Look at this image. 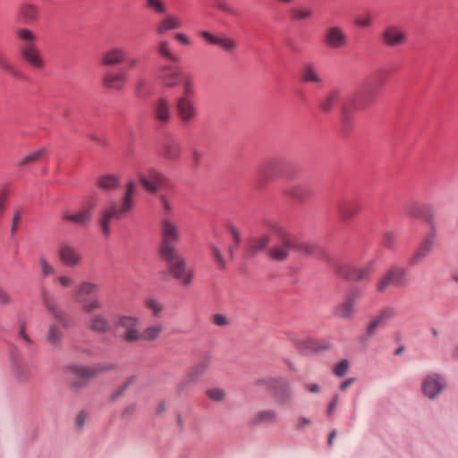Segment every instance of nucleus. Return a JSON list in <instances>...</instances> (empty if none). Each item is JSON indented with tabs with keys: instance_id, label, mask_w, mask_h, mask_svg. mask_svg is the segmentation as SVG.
I'll return each instance as SVG.
<instances>
[{
	"instance_id": "nucleus-21",
	"label": "nucleus",
	"mask_w": 458,
	"mask_h": 458,
	"mask_svg": "<svg viewBox=\"0 0 458 458\" xmlns=\"http://www.w3.org/2000/svg\"><path fill=\"white\" fill-rule=\"evenodd\" d=\"M405 213L412 218H423L430 226L434 227L435 215L431 206L412 201L406 205Z\"/></svg>"
},
{
	"instance_id": "nucleus-6",
	"label": "nucleus",
	"mask_w": 458,
	"mask_h": 458,
	"mask_svg": "<svg viewBox=\"0 0 458 458\" xmlns=\"http://www.w3.org/2000/svg\"><path fill=\"white\" fill-rule=\"evenodd\" d=\"M114 326L117 329H123L121 335L123 341L128 344L136 343L141 340L140 330V318L134 315L117 314L114 317Z\"/></svg>"
},
{
	"instance_id": "nucleus-51",
	"label": "nucleus",
	"mask_w": 458,
	"mask_h": 458,
	"mask_svg": "<svg viewBox=\"0 0 458 458\" xmlns=\"http://www.w3.org/2000/svg\"><path fill=\"white\" fill-rule=\"evenodd\" d=\"M45 148H39V149H37L30 154H28L27 156H25L24 157H22L20 162H19V165H25L29 163H31V162H35L37 160H38L42 155L45 153Z\"/></svg>"
},
{
	"instance_id": "nucleus-40",
	"label": "nucleus",
	"mask_w": 458,
	"mask_h": 458,
	"mask_svg": "<svg viewBox=\"0 0 458 458\" xmlns=\"http://www.w3.org/2000/svg\"><path fill=\"white\" fill-rule=\"evenodd\" d=\"M164 331V326L161 323H157L147 327L141 334V340L154 341L157 339Z\"/></svg>"
},
{
	"instance_id": "nucleus-50",
	"label": "nucleus",
	"mask_w": 458,
	"mask_h": 458,
	"mask_svg": "<svg viewBox=\"0 0 458 458\" xmlns=\"http://www.w3.org/2000/svg\"><path fill=\"white\" fill-rule=\"evenodd\" d=\"M382 243L385 248L394 250L396 245V234L393 231H385L382 234Z\"/></svg>"
},
{
	"instance_id": "nucleus-33",
	"label": "nucleus",
	"mask_w": 458,
	"mask_h": 458,
	"mask_svg": "<svg viewBox=\"0 0 458 458\" xmlns=\"http://www.w3.org/2000/svg\"><path fill=\"white\" fill-rule=\"evenodd\" d=\"M181 152V143L177 140H171L164 142L160 155L168 161H175L180 157Z\"/></svg>"
},
{
	"instance_id": "nucleus-45",
	"label": "nucleus",
	"mask_w": 458,
	"mask_h": 458,
	"mask_svg": "<svg viewBox=\"0 0 458 458\" xmlns=\"http://www.w3.org/2000/svg\"><path fill=\"white\" fill-rule=\"evenodd\" d=\"M145 307L151 311L154 317H158L164 310L163 304L153 297H148L144 301Z\"/></svg>"
},
{
	"instance_id": "nucleus-3",
	"label": "nucleus",
	"mask_w": 458,
	"mask_h": 458,
	"mask_svg": "<svg viewBox=\"0 0 458 458\" xmlns=\"http://www.w3.org/2000/svg\"><path fill=\"white\" fill-rule=\"evenodd\" d=\"M162 260L166 264L167 270L163 271L161 275L165 276L171 275L174 279L180 281L184 285H190L194 278V271L190 267L185 259L179 250L169 251L159 254Z\"/></svg>"
},
{
	"instance_id": "nucleus-29",
	"label": "nucleus",
	"mask_w": 458,
	"mask_h": 458,
	"mask_svg": "<svg viewBox=\"0 0 458 458\" xmlns=\"http://www.w3.org/2000/svg\"><path fill=\"white\" fill-rule=\"evenodd\" d=\"M209 364V358H204L200 360L179 384L178 387L180 388V390H182L186 386L195 382L197 378L206 371Z\"/></svg>"
},
{
	"instance_id": "nucleus-24",
	"label": "nucleus",
	"mask_w": 458,
	"mask_h": 458,
	"mask_svg": "<svg viewBox=\"0 0 458 458\" xmlns=\"http://www.w3.org/2000/svg\"><path fill=\"white\" fill-rule=\"evenodd\" d=\"M370 267H359L354 265L344 263L337 267V273L340 276L349 281H360L368 276Z\"/></svg>"
},
{
	"instance_id": "nucleus-18",
	"label": "nucleus",
	"mask_w": 458,
	"mask_h": 458,
	"mask_svg": "<svg viewBox=\"0 0 458 458\" xmlns=\"http://www.w3.org/2000/svg\"><path fill=\"white\" fill-rule=\"evenodd\" d=\"M176 112L183 123H190L197 116L198 110L191 98L180 97L176 100Z\"/></svg>"
},
{
	"instance_id": "nucleus-47",
	"label": "nucleus",
	"mask_w": 458,
	"mask_h": 458,
	"mask_svg": "<svg viewBox=\"0 0 458 458\" xmlns=\"http://www.w3.org/2000/svg\"><path fill=\"white\" fill-rule=\"evenodd\" d=\"M300 77L302 82L315 81V68L311 63H309L303 66L301 71Z\"/></svg>"
},
{
	"instance_id": "nucleus-10",
	"label": "nucleus",
	"mask_w": 458,
	"mask_h": 458,
	"mask_svg": "<svg viewBox=\"0 0 458 458\" xmlns=\"http://www.w3.org/2000/svg\"><path fill=\"white\" fill-rule=\"evenodd\" d=\"M137 177L140 184L149 193H156L167 181V177L161 171L155 168L140 172Z\"/></svg>"
},
{
	"instance_id": "nucleus-22",
	"label": "nucleus",
	"mask_w": 458,
	"mask_h": 458,
	"mask_svg": "<svg viewBox=\"0 0 458 458\" xmlns=\"http://www.w3.org/2000/svg\"><path fill=\"white\" fill-rule=\"evenodd\" d=\"M267 386L275 392L280 404L287 403L291 399L290 385L284 377H273L267 380Z\"/></svg>"
},
{
	"instance_id": "nucleus-25",
	"label": "nucleus",
	"mask_w": 458,
	"mask_h": 458,
	"mask_svg": "<svg viewBox=\"0 0 458 458\" xmlns=\"http://www.w3.org/2000/svg\"><path fill=\"white\" fill-rule=\"evenodd\" d=\"M407 40L405 31L394 25L386 27L382 33V41L390 47H394L404 44Z\"/></svg>"
},
{
	"instance_id": "nucleus-28",
	"label": "nucleus",
	"mask_w": 458,
	"mask_h": 458,
	"mask_svg": "<svg viewBox=\"0 0 458 458\" xmlns=\"http://www.w3.org/2000/svg\"><path fill=\"white\" fill-rule=\"evenodd\" d=\"M396 315L395 310L393 308H386L382 310L377 316L373 317L368 324L366 334L369 337L375 335L377 327L384 323L391 320Z\"/></svg>"
},
{
	"instance_id": "nucleus-53",
	"label": "nucleus",
	"mask_w": 458,
	"mask_h": 458,
	"mask_svg": "<svg viewBox=\"0 0 458 458\" xmlns=\"http://www.w3.org/2000/svg\"><path fill=\"white\" fill-rule=\"evenodd\" d=\"M38 261L41 268V273L44 277L55 274V267L47 260L45 257H40Z\"/></svg>"
},
{
	"instance_id": "nucleus-5",
	"label": "nucleus",
	"mask_w": 458,
	"mask_h": 458,
	"mask_svg": "<svg viewBox=\"0 0 458 458\" xmlns=\"http://www.w3.org/2000/svg\"><path fill=\"white\" fill-rule=\"evenodd\" d=\"M160 234L159 254L177 250L176 245L181 240V232L179 226L172 218L165 216L162 219Z\"/></svg>"
},
{
	"instance_id": "nucleus-31",
	"label": "nucleus",
	"mask_w": 458,
	"mask_h": 458,
	"mask_svg": "<svg viewBox=\"0 0 458 458\" xmlns=\"http://www.w3.org/2000/svg\"><path fill=\"white\" fill-rule=\"evenodd\" d=\"M157 54L163 59L171 62L177 63L180 60L179 55L174 51L172 43L168 39H161L157 43L156 46Z\"/></svg>"
},
{
	"instance_id": "nucleus-48",
	"label": "nucleus",
	"mask_w": 458,
	"mask_h": 458,
	"mask_svg": "<svg viewBox=\"0 0 458 458\" xmlns=\"http://www.w3.org/2000/svg\"><path fill=\"white\" fill-rule=\"evenodd\" d=\"M338 95H339V93L336 90H333V91L329 92L325 97V98L321 101V104H320L321 109L324 112H328L332 108L335 102L337 100Z\"/></svg>"
},
{
	"instance_id": "nucleus-38",
	"label": "nucleus",
	"mask_w": 458,
	"mask_h": 458,
	"mask_svg": "<svg viewBox=\"0 0 458 458\" xmlns=\"http://www.w3.org/2000/svg\"><path fill=\"white\" fill-rule=\"evenodd\" d=\"M0 70L16 78L21 76V72L10 61L2 49H0Z\"/></svg>"
},
{
	"instance_id": "nucleus-27",
	"label": "nucleus",
	"mask_w": 458,
	"mask_h": 458,
	"mask_svg": "<svg viewBox=\"0 0 458 458\" xmlns=\"http://www.w3.org/2000/svg\"><path fill=\"white\" fill-rule=\"evenodd\" d=\"M435 237V229L433 228L432 232L424 238L417 250L411 257L410 263L411 265L419 264L431 252L434 248Z\"/></svg>"
},
{
	"instance_id": "nucleus-17",
	"label": "nucleus",
	"mask_w": 458,
	"mask_h": 458,
	"mask_svg": "<svg viewBox=\"0 0 458 458\" xmlns=\"http://www.w3.org/2000/svg\"><path fill=\"white\" fill-rule=\"evenodd\" d=\"M182 26V20L178 14L166 12L155 24L154 31L157 36H163L169 31L181 29Z\"/></svg>"
},
{
	"instance_id": "nucleus-11",
	"label": "nucleus",
	"mask_w": 458,
	"mask_h": 458,
	"mask_svg": "<svg viewBox=\"0 0 458 458\" xmlns=\"http://www.w3.org/2000/svg\"><path fill=\"white\" fill-rule=\"evenodd\" d=\"M59 260L63 265L68 267H77L82 264L83 254L73 244L63 242L57 250Z\"/></svg>"
},
{
	"instance_id": "nucleus-60",
	"label": "nucleus",
	"mask_w": 458,
	"mask_h": 458,
	"mask_svg": "<svg viewBox=\"0 0 458 458\" xmlns=\"http://www.w3.org/2000/svg\"><path fill=\"white\" fill-rule=\"evenodd\" d=\"M211 250L212 254L216 259V262L217 263V266L219 267V268L224 269L225 267V262L221 251L216 246H212Z\"/></svg>"
},
{
	"instance_id": "nucleus-1",
	"label": "nucleus",
	"mask_w": 458,
	"mask_h": 458,
	"mask_svg": "<svg viewBox=\"0 0 458 458\" xmlns=\"http://www.w3.org/2000/svg\"><path fill=\"white\" fill-rule=\"evenodd\" d=\"M15 36L20 43L19 54L21 59L34 70H42L46 65V59L38 46V36L30 28L20 27L15 30Z\"/></svg>"
},
{
	"instance_id": "nucleus-55",
	"label": "nucleus",
	"mask_w": 458,
	"mask_h": 458,
	"mask_svg": "<svg viewBox=\"0 0 458 458\" xmlns=\"http://www.w3.org/2000/svg\"><path fill=\"white\" fill-rule=\"evenodd\" d=\"M124 63L126 64V68L123 71L129 73L130 71H134L139 68L140 64V58L136 55L129 56L127 55V59Z\"/></svg>"
},
{
	"instance_id": "nucleus-32",
	"label": "nucleus",
	"mask_w": 458,
	"mask_h": 458,
	"mask_svg": "<svg viewBox=\"0 0 458 458\" xmlns=\"http://www.w3.org/2000/svg\"><path fill=\"white\" fill-rule=\"evenodd\" d=\"M361 209V202L356 199L343 201L338 208L339 215L344 220L357 216Z\"/></svg>"
},
{
	"instance_id": "nucleus-57",
	"label": "nucleus",
	"mask_w": 458,
	"mask_h": 458,
	"mask_svg": "<svg viewBox=\"0 0 458 458\" xmlns=\"http://www.w3.org/2000/svg\"><path fill=\"white\" fill-rule=\"evenodd\" d=\"M276 419V413L273 411H260L256 416L257 422H269Z\"/></svg>"
},
{
	"instance_id": "nucleus-62",
	"label": "nucleus",
	"mask_w": 458,
	"mask_h": 458,
	"mask_svg": "<svg viewBox=\"0 0 458 458\" xmlns=\"http://www.w3.org/2000/svg\"><path fill=\"white\" fill-rule=\"evenodd\" d=\"M212 322L218 327H225L229 325V318L224 314H215L212 317Z\"/></svg>"
},
{
	"instance_id": "nucleus-58",
	"label": "nucleus",
	"mask_w": 458,
	"mask_h": 458,
	"mask_svg": "<svg viewBox=\"0 0 458 458\" xmlns=\"http://www.w3.org/2000/svg\"><path fill=\"white\" fill-rule=\"evenodd\" d=\"M214 5L216 9L229 14H234V10L225 0H215Z\"/></svg>"
},
{
	"instance_id": "nucleus-44",
	"label": "nucleus",
	"mask_w": 458,
	"mask_h": 458,
	"mask_svg": "<svg viewBox=\"0 0 458 458\" xmlns=\"http://www.w3.org/2000/svg\"><path fill=\"white\" fill-rule=\"evenodd\" d=\"M183 95L182 97L191 98L195 94V82L191 75H184L181 79Z\"/></svg>"
},
{
	"instance_id": "nucleus-35",
	"label": "nucleus",
	"mask_w": 458,
	"mask_h": 458,
	"mask_svg": "<svg viewBox=\"0 0 458 458\" xmlns=\"http://www.w3.org/2000/svg\"><path fill=\"white\" fill-rule=\"evenodd\" d=\"M96 184L104 191H114L120 187L121 177L115 174H105L97 178Z\"/></svg>"
},
{
	"instance_id": "nucleus-63",
	"label": "nucleus",
	"mask_w": 458,
	"mask_h": 458,
	"mask_svg": "<svg viewBox=\"0 0 458 458\" xmlns=\"http://www.w3.org/2000/svg\"><path fill=\"white\" fill-rule=\"evenodd\" d=\"M174 39L183 46L191 45V38L182 32H176L174 34Z\"/></svg>"
},
{
	"instance_id": "nucleus-43",
	"label": "nucleus",
	"mask_w": 458,
	"mask_h": 458,
	"mask_svg": "<svg viewBox=\"0 0 458 458\" xmlns=\"http://www.w3.org/2000/svg\"><path fill=\"white\" fill-rule=\"evenodd\" d=\"M290 14L295 21H305L312 14V9L304 5H298L291 9Z\"/></svg>"
},
{
	"instance_id": "nucleus-30",
	"label": "nucleus",
	"mask_w": 458,
	"mask_h": 458,
	"mask_svg": "<svg viewBox=\"0 0 458 458\" xmlns=\"http://www.w3.org/2000/svg\"><path fill=\"white\" fill-rule=\"evenodd\" d=\"M88 328L90 330L105 334L107 333L111 328V323L108 317L103 313H98L92 315L87 323Z\"/></svg>"
},
{
	"instance_id": "nucleus-34",
	"label": "nucleus",
	"mask_w": 458,
	"mask_h": 458,
	"mask_svg": "<svg viewBox=\"0 0 458 458\" xmlns=\"http://www.w3.org/2000/svg\"><path fill=\"white\" fill-rule=\"evenodd\" d=\"M154 116L162 123H166L171 118V104L165 98H158L154 106Z\"/></svg>"
},
{
	"instance_id": "nucleus-46",
	"label": "nucleus",
	"mask_w": 458,
	"mask_h": 458,
	"mask_svg": "<svg viewBox=\"0 0 458 458\" xmlns=\"http://www.w3.org/2000/svg\"><path fill=\"white\" fill-rule=\"evenodd\" d=\"M146 6L156 13L164 14L167 12L165 0H146Z\"/></svg>"
},
{
	"instance_id": "nucleus-2",
	"label": "nucleus",
	"mask_w": 458,
	"mask_h": 458,
	"mask_svg": "<svg viewBox=\"0 0 458 458\" xmlns=\"http://www.w3.org/2000/svg\"><path fill=\"white\" fill-rule=\"evenodd\" d=\"M138 186L133 180L129 181L125 185V191L121 204L111 202L103 211L99 225L103 234L108 235L110 233L109 223L112 219H122L129 213L134 205V196Z\"/></svg>"
},
{
	"instance_id": "nucleus-61",
	"label": "nucleus",
	"mask_w": 458,
	"mask_h": 458,
	"mask_svg": "<svg viewBox=\"0 0 458 458\" xmlns=\"http://www.w3.org/2000/svg\"><path fill=\"white\" fill-rule=\"evenodd\" d=\"M55 280L63 287H71L75 283L74 279L72 276L66 275H61L57 276Z\"/></svg>"
},
{
	"instance_id": "nucleus-26",
	"label": "nucleus",
	"mask_w": 458,
	"mask_h": 458,
	"mask_svg": "<svg viewBox=\"0 0 458 458\" xmlns=\"http://www.w3.org/2000/svg\"><path fill=\"white\" fill-rule=\"evenodd\" d=\"M41 299L44 307L48 310V312H50L60 323L65 325L67 316L58 304L55 297L47 290L43 289L41 291Z\"/></svg>"
},
{
	"instance_id": "nucleus-64",
	"label": "nucleus",
	"mask_w": 458,
	"mask_h": 458,
	"mask_svg": "<svg viewBox=\"0 0 458 458\" xmlns=\"http://www.w3.org/2000/svg\"><path fill=\"white\" fill-rule=\"evenodd\" d=\"M21 212L19 210L15 211L13 221H12V226H11V233L14 234L19 227V224L21 222Z\"/></svg>"
},
{
	"instance_id": "nucleus-9",
	"label": "nucleus",
	"mask_w": 458,
	"mask_h": 458,
	"mask_svg": "<svg viewBox=\"0 0 458 458\" xmlns=\"http://www.w3.org/2000/svg\"><path fill=\"white\" fill-rule=\"evenodd\" d=\"M95 207L96 202L92 199H89L82 203L78 211L72 212L70 210H64L61 216L65 221L84 226L90 222Z\"/></svg>"
},
{
	"instance_id": "nucleus-16",
	"label": "nucleus",
	"mask_w": 458,
	"mask_h": 458,
	"mask_svg": "<svg viewBox=\"0 0 458 458\" xmlns=\"http://www.w3.org/2000/svg\"><path fill=\"white\" fill-rule=\"evenodd\" d=\"M127 59V50L120 46H114L105 50L99 57V63L104 67H115L124 64Z\"/></svg>"
},
{
	"instance_id": "nucleus-39",
	"label": "nucleus",
	"mask_w": 458,
	"mask_h": 458,
	"mask_svg": "<svg viewBox=\"0 0 458 458\" xmlns=\"http://www.w3.org/2000/svg\"><path fill=\"white\" fill-rule=\"evenodd\" d=\"M98 285L92 282H82L74 292V299L77 302H82V295H89L98 291Z\"/></svg>"
},
{
	"instance_id": "nucleus-20",
	"label": "nucleus",
	"mask_w": 458,
	"mask_h": 458,
	"mask_svg": "<svg viewBox=\"0 0 458 458\" xmlns=\"http://www.w3.org/2000/svg\"><path fill=\"white\" fill-rule=\"evenodd\" d=\"M445 387V379L438 374L428 375L422 382L423 394L429 399H435Z\"/></svg>"
},
{
	"instance_id": "nucleus-49",
	"label": "nucleus",
	"mask_w": 458,
	"mask_h": 458,
	"mask_svg": "<svg viewBox=\"0 0 458 458\" xmlns=\"http://www.w3.org/2000/svg\"><path fill=\"white\" fill-rule=\"evenodd\" d=\"M373 21V17L370 12L366 11L357 15L355 24L360 28H369Z\"/></svg>"
},
{
	"instance_id": "nucleus-12",
	"label": "nucleus",
	"mask_w": 458,
	"mask_h": 458,
	"mask_svg": "<svg viewBox=\"0 0 458 458\" xmlns=\"http://www.w3.org/2000/svg\"><path fill=\"white\" fill-rule=\"evenodd\" d=\"M323 41L328 48L337 50L346 47L348 37L340 26L332 25L325 30Z\"/></svg>"
},
{
	"instance_id": "nucleus-13",
	"label": "nucleus",
	"mask_w": 458,
	"mask_h": 458,
	"mask_svg": "<svg viewBox=\"0 0 458 458\" xmlns=\"http://www.w3.org/2000/svg\"><path fill=\"white\" fill-rule=\"evenodd\" d=\"M406 276V269L401 267H391L378 281L377 290L386 292L391 285H403Z\"/></svg>"
},
{
	"instance_id": "nucleus-41",
	"label": "nucleus",
	"mask_w": 458,
	"mask_h": 458,
	"mask_svg": "<svg viewBox=\"0 0 458 458\" xmlns=\"http://www.w3.org/2000/svg\"><path fill=\"white\" fill-rule=\"evenodd\" d=\"M63 331L60 326L56 324H51L48 327L47 340L52 345H57L60 344L63 338Z\"/></svg>"
},
{
	"instance_id": "nucleus-14",
	"label": "nucleus",
	"mask_w": 458,
	"mask_h": 458,
	"mask_svg": "<svg viewBox=\"0 0 458 458\" xmlns=\"http://www.w3.org/2000/svg\"><path fill=\"white\" fill-rule=\"evenodd\" d=\"M199 35L208 44L220 47L225 52H233L238 47L236 40L225 34L215 35L208 30H201Z\"/></svg>"
},
{
	"instance_id": "nucleus-56",
	"label": "nucleus",
	"mask_w": 458,
	"mask_h": 458,
	"mask_svg": "<svg viewBox=\"0 0 458 458\" xmlns=\"http://www.w3.org/2000/svg\"><path fill=\"white\" fill-rule=\"evenodd\" d=\"M158 200L161 203L163 209L166 213H169L173 210L174 206H173L172 200H171L170 197L168 196V194H166V193L159 194Z\"/></svg>"
},
{
	"instance_id": "nucleus-42",
	"label": "nucleus",
	"mask_w": 458,
	"mask_h": 458,
	"mask_svg": "<svg viewBox=\"0 0 458 458\" xmlns=\"http://www.w3.org/2000/svg\"><path fill=\"white\" fill-rule=\"evenodd\" d=\"M269 242L267 235H262L255 240H252L248 246L247 255L253 256L259 250L264 249Z\"/></svg>"
},
{
	"instance_id": "nucleus-52",
	"label": "nucleus",
	"mask_w": 458,
	"mask_h": 458,
	"mask_svg": "<svg viewBox=\"0 0 458 458\" xmlns=\"http://www.w3.org/2000/svg\"><path fill=\"white\" fill-rule=\"evenodd\" d=\"M81 303H83L82 310L86 313H91L96 310L101 309V307H102L101 301L97 298H94V299H91L89 301H82Z\"/></svg>"
},
{
	"instance_id": "nucleus-7",
	"label": "nucleus",
	"mask_w": 458,
	"mask_h": 458,
	"mask_svg": "<svg viewBox=\"0 0 458 458\" xmlns=\"http://www.w3.org/2000/svg\"><path fill=\"white\" fill-rule=\"evenodd\" d=\"M110 369H112V366L108 365H97L94 367L71 365L68 367L67 372L72 377L70 378L72 385L76 388H80L83 386L89 379Z\"/></svg>"
},
{
	"instance_id": "nucleus-54",
	"label": "nucleus",
	"mask_w": 458,
	"mask_h": 458,
	"mask_svg": "<svg viewBox=\"0 0 458 458\" xmlns=\"http://www.w3.org/2000/svg\"><path fill=\"white\" fill-rule=\"evenodd\" d=\"M206 394L208 398L216 402H221L225 397V392L221 388H211L207 390Z\"/></svg>"
},
{
	"instance_id": "nucleus-4",
	"label": "nucleus",
	"mask_w": 458,
	"mask_h": 458,
	"mask_svg": "<svg viewBox=\"0 0 458 458\" xmlns=\"http://www.w3.org/2000/svg\"><path fill=\"white\" fill-rule=\"evenodd\" d=\"M270 230L277 236V243L269 249V258L275 261L287 259L290 251L295 247V238L290 235L280 225L273 223Z\"/></svg>"
},
{
	"instance_id": "nucleus-23",
	"label": "nucleus",
	"mask_w": 458,
	"mask_h": 458,
	"mask_svg": "<svg viewBox=\"0 0 458 458\" xmlns=\"http://www.w3.org/2000/svg\"><path fill=\"white\" fill-rule=\"evenodd\" d=\"M369 103V97L361 92L347 98L342 104V119L347 121L353 109L364 108Z\"/></svg>"
},
{
	"instance_id": "nucleus-8",
	"label": "nucleus",
	"mask_w": 458,
	"mask_h": 458,
	"mask_svg": "<svg viewBox=\"0 0 458 458\" xmlns=\"http://www.w3.org/2000/svg\"><path fill=\"white\" fill-rule=\"evenodd\" d=\"M360 296V289L357 287H351L347 291L344 300L335 307V316L342 319H352L355 315V306Z\"/></svg>"
},
{
	"instance_id": "nucleus-15",
	"label": "nucleus",
	"mask_w": 458,
	"mask_h": 458,
	"mask_svg": "<svg viewBox=\"0 0 458 458\" xmlns=\"http://www.w3.org/2000/svg\"><path fill=\"white\" fill-rule=\"evenodd\" d=\"M182 77L180 68L173 64H164L158 70L159 83L167 89H172L181 83Z\"/></svg>"
},
{
	"instance_id": "nucleus-59",
	"label": "nucleus",
	"mask_w": 458,
	"mask_h": 458,
	"mask_svg": "<svg viewBox=\"0 0 458 458\" xmlns=\"http://www.w3.org/2000/svg\"><path fill=\"white\" fill-rule=\"evenodd\" d=\"M349 369V362L346 360L340 361L334 368V373L336 376L343 377L344 376Z\"/></svg>"
},
{
	"instance_id": "nucleus-37",
	"label": "nucleus",
	"mask_w": 458,
	"mask_h": 458,
	"mask_svg": "<svg viewBox=\"0 0 458 458\" xmlns=\"http://www.w3.org/2000/svg\"><path fill=\"white\" fill-rule=\"evenodd\" d=\"M293 342L294 343V345L298 352L304 355L312 353L314 351V341L312 337L298 336L293 339Z\"/></svg>"
},
{
	"instance_id": "nucleus-36",
	"label": "nucleus",
	"mask_w": 458,
	"mask_h": 458,
	"mask_svg": "<svg viewBox=\"0 0 458 458\" xmlns=\"http://www.w3.org/2000/svg\"><path fill=\"white\" fill-rule=\"evenodd\" d=\"M17 14L21 21L33 22L38 19L39 10L34 4L23 3L19 6Z\"/></svg>"
},
{
	"instance_id": "nucleus-19",
	"label": "nucleus",
	"mask_w": 458,
	"mask_h": 458,
	"mask_svg": "<svg viewBox=\"0 0 458 458\" xmlns=\"http://www.w3.org/2000/svg\"><path fill=\"white\" fill-rule=\"evenodd\" d=\"M129 81V74L123 70L110 71L102 77L103 86L111 90H123Z\"/></svg>"
}]
</instances>
